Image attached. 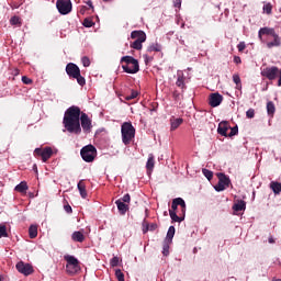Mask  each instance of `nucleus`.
Returning a JSON list of instances; mask_svg holds the SVG:
<instances>
[{
    "label": "nucleus",
    "instance_id": "30",
    "mask_svg": "<svg viewBox=\"0 0 281 281\" xmlns=\"http://www.w3.org/2000/svg\"><path fill=\"white\" fill-rule=\"evenodd\" d=\"M29 237L30 238L37 237V226L36 225H31V227H29Z\"/></svg>",
    "mask_w": 281,
    "mask_h": 281
},
{
    "label": "nucleus",
    "instance_id": "62",
    "mask_svg": "<svg viewBox=\"0 0 281 281\" xmlns=\"http://www.w3.org/2000/svg\"><path fill=\"white\" fill-rule=\"evenodd\" d=\"M0 281H1V276H0Z\"/></svg>",
    "mask_w": 281,
    "mask_h": 281
},
{
    "label": "nucleus",
    "instance_id": "38",
    "mask_svg": "<svg viewBox=\"0 0 281 281\" xmlns=\"http://www.w3.org/2000/svg\"><path fill=\"white\" fill-rule=\"evenodd\" d=\"M146 168H147V170H154V168H155V160H154V158H149L147 160Z\"/></svg>",
    "mask_w": 281,
    "mask_h": 281
},
{
    "label": "nucleus",
    "instance_id": "20",
    "mask_svg": "<svg viewBox=\"0 0 281 281\" xmlns=\"http://www.w3.org/2000/svg\"><path fill=\"white\" fill-rule=\"evenodd\" d=\"M72 240L83 243L85 234L83 231H75L71 236Z\"/></svg>",
    "mask_w": 281,
    "mask_h": 281
},
{
    "label": "nucleus",
    "instance_id": "56",
    "mask_svg": "<svg viewBox=\"0 0 281 281\" xmlns=\"http://www.w3.org/2000/svg\"><path fill=\"white\" fill-rule=\"evenodd\" d=\"M233 61H235L236 65H240L241 64V59L239 56H235V59H233Z\"/></svg>",
    "mask_w": 281,
    "mask_h": 281
},
{
    "label": "nucleus",
    "instance_id": "32",
    "mask_svg": "<svg viewBox=\"0 0 281 281\" xmlns=\"http://www.w3.org/2000/svg\"><path fill=\"white\" fill-rule=\"evenodd\" d=\"M0 238H9L8 228L3 224H0Z\"/></svg>",
    "mask_w": 281,
    "mask_h": 281
},
{
    "label": "nucleus",
    "instance_id": "15",
    "mask_svg": "<svg viewBox=\"0 0 281 281\" xmlns=\"http://www.w3.org/2000/svg\"><path fill=\"white\" fill-rule=\"evenodd\" d=\"M262 35H270L272 37L278 36L274 29H272V27H261L258 32L259 40H262Z\"/></svg>",
    "mask_w": 281,
    "mask_h": 281
},
{
    "label": "nucleus",
    "instance_id": "53",
    "mask_svg": "<svg viewBox=\"0 0 281 281\" xmlns=\"http://www.w3.org/2000/svg\"><path fill=\"white\" fill-rule=\"evenodd\" d=\"M182 0H173V7L177 9H181Z\"/></svg>",
    "mask_w": 281,
    "mask_h": 281
},
{
    "label": "nucleus",
    "instance_id": "8",
    "mask_svg": "<svg viewBox=\"0 0 281 281\" xmlns=\"http://www.w3.org/2000/svg\"><path fill=\"white\" fill-rule=\"evenodd\" d=\"M217 178H218V183L217 186L214 187L215 191L221 192L229 188L232 183L231 178H228L222 172L217 173Z\"/></svg>",
    "mask_w": 281,
    "mask_h": 281
},
{
    "label": "nucleus",
    "instance_id": "17",
    "mask_svg": "<svg viewBox=\"0 0 281 281\" xmlns=\"http://www.w3.org/2000/svg\"><path fill=\"white\" fill-rule=\"evenodd\" d=\"M229 128H231V125L228 122H221L217 128V133L218 135L227 137L228 136L227 132Z\"/></svg>",
    "mask_w": 281,
    "mask_h": 281
},
{
    "label": "nucleus",
    "instance_id": "1",
    "mask_svg": "<svg viewBox=\"0 0 281 281\" xmlns=\"http://www.w3.org/2000/svg\"><path fill=\"white\" fill-rule=\"evenodd\" d=\"M81 109L78 106L68 108L65 111L63 124L67 132L75 135H80L82 133L81 124Z\"/></svg>",
    "mask_w": 281,
    "mask_h": 281
},
{
    "label": "nucleus",
    "instance_id": "6",
    "mask_svg": "<svg viewBox=\"0 0 281 281\" xmlns=\"http://www.w3.org/2000/svg\"><path fill=\"white\" fill-rule=\"evenodd\" d=\"M80 155L85 162H92L98 155V149L92 144H89L81 148Z\"/></svg>",
    "mask_w": 281,
    "mask_h": 281
},
{
    "label": "nucleus",
    "instance_id": "29",
    "mask_svg": "<svg viewBox=\"0 0 281 281\" xmlns=\"http://www.w3.org/2000/svg\"><path fill=\"white\" fill-rule=\"evenodd\" d=\"M147 52H148V53L161 52V46H160V44H158V43H154V44H151V45L148 46Z\"/></svg>",
    "mask_w": 281,
    "mask_h": 281
},
{
    "label": "nucleus",
    "instance_id": "61",
    "mask_svg": "<svg viewBox=\"0 0 281 281\" xmlns=\"http://www.w3.org/2000/svg\"><path fill=\"white\" fill-rule=\"evenodd\" d=\"M18 75H19V70L15 69V70H14V76H18Z\"/></svg>",
    "mask_w": 281,
    "mask_h": 281
},
{
    "label": "nucleus",
    "instance_id": "22",
    "mask_svg": "<svg viewBox=\"0 0 281 281\" xmlns=\"http://www.w3.org/2000/svg\"><path fill=\"white\" fill-rule=\"evenodd\" d=\"M175 235H176V227L170 226L167 232L166 243H169V244L172 243Z\"/></svg>",
    "mask_w": 281,
    "mask_h": 281
},
{
    "label": "nucleus",
    "instance_id": "35",
    "mask_svg": "<svg viewBox=\"0 0 281 281\" xmlns=\"http://www.w3.org/2000/svg\"><path fill=\"white\" fill-rule=\"evenodd\" d=\"M262 10L268 15L272 14L273 7H272L271 2H267V4L263 5Z\"/></svg>",
    "mask_w": 281,
    "mask_h": 281
},
{
    "label": "nucleus",
    "instance_id": "18",
    "mask_svg": "<svg viewBox=\"0 0 281 281\" xmlns=\"http://www.w3.org/2000/svg\"><path fill=\"white\" fill-rule=\"evenodd\" d=\"M115 205L117 206L119 213L121 215H125L126 212L128 211V205L125 204L122 200H116Z\"/></svg>",
    "mask_w": 281,
    "mask_h": 281
},
{
    "label": "nucleus",
    "instance_id": "26",
    "mask_svg": "<svg viewBox=\"0 0 281 281\" xmlns=\"http://www.w3.org/2000/svg\"><path fill=\"white\" fill-rule=\"evenodd\" d=\"M29 190V186L26 181H22L20 182L16 187H15V191L20 192V193H26Z\"/></svg>",
    "mask_w": 281,
    "mask_h": 281
},
{
    "label": "nucleus",
    "instance_id": "31",
    "mask_svg": "<svg viewBox=\"0 0 281 281\" xmlns=\"http://www.w3.org/2000/svg\"><path fill=\"white\" fill-rule=\"evenodd\" d=\"M183 123L182 119H175L171 121V131L178 130V127Z\"/></svg>",
    "mask_w": 281,
    "mask_h": 281
},
{
    "label": "nucleus",
    "instance_id": "39",
    "mask_svg": "<svg viewBox=\"0 0 281 281\" xmlns=\"http://www.w3.org/2000/svg\"><path fill=\"white\" fill-rule=\"evenodd\" d=\"M115 277H116L117 281H125V279H124V273L122 272L121 269H117V270L115 271Z\"/></svg>",
    "mask_w": 281,
    "mask_h": 281
},
{
    "label": "nucleus",
    "instance_id": "40",
    "mask_svg": "<svg viewBox=\"0 0 281 281\" xmlns=\"http://www.w3.org/2000/svg\"><path fill=\"white\" fill-rule=\"evenodd\" d=\"M110 265L112 268L119 267L120 265V258L119 257H113L110 261Z\"/></svg>",
    "mask_w": 281,
    "mask_h": 281
},
{
    "label": "nucleus",
    "instance_id": "54",
    "mask_svg": "<svg viewBox=\"0 0 281 281\" xmlns=\"http://www.w3.org/2000/svg\"><path fill=\"white\" fill-rule=\"evenodd\" d=\"M158 228L156 223L149 224L148 232H155Z\"/></svg>",
    "mask_w": 281,
    "mask_h": 281
},
{
    "label": "nucleus",
    "instance_id": "2",
    "mask_svg": "<svg viewBox=\"0 0 281 281\" xmlns=\"http://www.w3.org/2000/svg\"><path fill=\"white\" fill-rule=\"evenodd\" d=\"M120 64H126L122 66L123 71L126 74L135 75L139 71V61L133 56L126 55L121 57Z\"/></svg>",
    "mask_w": 281,
    "mask_h": 281
},
{
    "label": "nucleus",
    "instance_id": "34",
    "mask_svg": "<svg viewBox=\"0 0 281 281\" xmlns=\"http://www.w3.org/2000/svg\"><path fill=\"white\" fill-rule=\"evenodd\" d=\"M143 43L140 41L135 40L134 42L131 43V47L137 50H140L143 48Z\"/></svg>",
    "mask_w": 281,
    "mask_h": 281
},
{
    "label": "nucleus",
    "instance_id": "41",
    "mask_svg": "<svg viewBox=\"0 0 281 281\" xmlns=\"http://www.w3.org/2000/svg\"><path fill=\"white\" fill-rule=\"evenodd\" d=\"M81 64H82L83 67H89L91 65L89 57L88 56H83L81 58Z\"/></svg>",
    "mask_w": 281,
    "mask_h": 281
},
{
    "label": "nucleus",
    "instance_id": "7",
    "mask_svg": "<svg viewBox=\"0 0 281 281\" xmlns=\"http://www.w3.org/2000/svg\"><path fill=\"white\" fill-rule=\"evenodd\" d=\"M53 154V148L49 146L44 148H35L34 150V156L41 157L43 162H47L52 158Z\"/></svg>",
    "mask_w": 281,
    "mask_h": 281
},
{
    "label": "nucleus",
    "instance_id": "28",
    "mask_svg": "<svg viewBox=\"0 0 281 281\" xmlns=\"http://www.w3.org/2000/svg\"><path fill=\"white\" fill-rule=\"evenodd\" d=\"M270 189L273 190L274 194H280L281 192V183L277 181L270 182Z\"/></svg>",
    "mask_w": 281,
    "mask_h": 281
},
{
    "label": "nucleus",
    "instance_id": "12",
    "mask_svg": "<svg viewBox=\"0 0 281 281\" xmlns=\"http://www.w3.org/2000/svg\"><path fill=\"white\" fill-rule=\"evenodd\" d=\"M280 74V70L278 69V67H269L266 68L263 71V76L269 80V81H273L278 78Z\"/></svg>",
    "mask_w": 281,
    "mask_h": 281
},
{
    "label": "nucleus",
    "instance_id": "45",
    "mask_svg": "<svg viewBox=\"0 0 281 281\" xmlns=\"http://www.w3.org/2000/svg\"><path fill=\"white\" fill-rule=\"evenodd\" d=\"M119 201L123 202L124 204H130L131 195L130 194H125V195H123V198L119 199Z\"/></svg>",
    "mask_w": 281,
    "mask_h": 281
},
{
    "label": "nucleus",
    "instance_id": "27",
    "mask_svg": "<svg viewBox=\"0 0 281 281\" xmlns=\"http://www.w3.org/2000/svg\"><path fill=\"white\" fill-rule=\"evenodd\" d=\"M274 112H276L274 103L272 101H269L267 103V114H268V116L273 117Z\"/></svg>",
    "mask_w": 281,
    "mask_h": 281
},
{
    "label": "nucleus",
    "instance_id": "11",
    "mask_svg": "<svg viewBox=\"0 0 281 281\" xmlns=\"http://www.w3.org/2000/svg\"><path fill=\"white\" fill-rule=\"evenodd\" d=\"M80 124L83 133H90L92 128L91 120L89 119L87 113H81Z\"/></svg>",
    "mask_w": 281,
    "mask_h": 281
},
{
    "label": "nucleus",
    "instance_id": "19",
    "mask_svg": "<svg viewBox=\"0 0 281 281\" xmlns=\"http://www.w3.org/2000/svg\"><path fill=\"white\" fill-rule=\"evenodd\" d=\"M77 188L79 190V193H80V196L82 199H87L88 196V193H87V190H86V183H85V180H80L77 184Z\"/></svg>",
    "mask_w": 281,
    "mask_h": 281
},
{
    "label": "nucleus",
    "instance_id": "55",
    "mask_svg": "<svg viewBox=\"0 0 281 281\" xmlns=\"http://www.w3.org/2000/svg\"><path fill=\"white\" fill-rule=\"evenodd\" d=\"M145 64L147 65L149 61H153V57H149L148 55H144Z\"/></svg>",
    "mask_w": 281,
    "mask_h": 281
},
{
    "label": "nucleus",
    "instance_id": "9",
    "mask_svg": "<svg viewBox=\"0 0 281 281\" xmlns=\"http://www.w3.org/2000/svg\"><path fill=\"white\" fill-rule=\"evenodd\" d=\"M56 8L59 14L66 15L69 14L72 10V4L70 0H57Z\"/></svg>",
    "mask_w": 281,
    "mask_h": 281
},
{
    "label": "nucleus",
    "instance_id": "43",
    "mask_svg": "<svg viewBox=\"0 0 281 281\" xmlns=\"http://www.w3.org/2000/svg\"><path fill=\"white\" fill-rule=\"evenodd\" d=\"M246 117L247 119H254L255 117V109L249 108L246 112Z\"/></svg>",
    "mask_w": 281,
    "mask_h": 281
},
{
    "label": "nucleus",
    "instance_id": "37",
    "mask_svg": "<svg viewBox=\"0 0 281 281\" xmlns=\"http://www.w3.org/2000/svg\"><path fill=\"white\" fill-rule=\"evenodd\" d=\"M202 172H203L204 177H205L209 181H211V180L213 179V171H211V170H209V169H203Z\"/></svg>",
    "mask_w": 281,
    "mask_h": 281
},
{
    "label": "nucleus",
    "instance_id": "59",
    "mask_svg": "<svg viewBox=\"0 0 281 281\" xmlns=\"http://www.w3.org/2000/svg\"><path fill=\"white\" fill-rule=\"evenodd\" d=\"M278 86L281 87V69L279 71V81H278Z\"/></svg>",
    "mask_w": 281,
    "mask_h": 281
},
{
    "label": "nucleus",
    "instance_id": "25",
    "mask_svg": "<svg viewBox=\"0 0 281 281\" xmlns=\"http://www.w3.org/2000/svg\"><path fill=\"white\" fill-rule=\"evenodd\" d=\"M273 38H274L273 42H268L267 43L268 48L280 47L281 38L279 37V35H274Z\"/></svg>",
    "mask_w": 281,
    "mask_h": 281
},
{
    "label": "nucleus",
    "instance_id": "42",
    "mask_svg": "<svg viewBox=\"0 0 281 281\" xmlns=\"http://www.w3.org/2000/svg\"><path fill=\"white\" fill-rule=\"evenodd\" d=\"M82 25H83L86 29H90V27H92L93 22H92V20L85 19L83 22H82Z\"/></svg>",
    "mask_w": 281,
    "mask_h": 281
},
{
    "label": "nucleus",
    "instance_id": "23",
    "mask_svg": "<svg viewBox=\"0 0 281 281\" xmlns=\"http://www.w3.org/2000/svg\"><path fill=\"white\" fill-rule=\"evenodd\" d=\"M169 216L173 223H182L184 221V215L179 216L175 211H169Z\"/></svg>",
    "mask_w": 281,
    "mask_h": 281
},
{
    "label": "nucleus",
    "instance_id": "50",
    "mask_svg": "<svg viewBox=\"0 0 281 281\" xmlns=\"http://www.w3.org/2000/svg\"><path fill=\"white\" fill-rule=\"evenodd\" d=\"M22 82L25 85H31L33 80L29 78L27 76H22Z\"/></svg>",
    "mask_w": 281,
    "mask_h": 281
},
{
    "label": "nucleus",
    "instance_id": "47",
    "mask_svg": "<svg viewBox=\"0 0 281 281\" xmlns=\"http://www.w3.org/2000/svg\"><path fill=\"white\" fill-rule=\"evenodd\" d=\"M148 232H149V223L146 220H144V222H143V233L145 235Z\"/></svg>",
    "mask_w": 281,
    "mask_h": 281
},
{
    "label": "nucleus",
    "instance_id": "16",
    "mask_svg": "<svg viewBox=\"0 0 281 281\" xmlns=\"http://www.w3.org/2000/svg\"><path fill=\"white\" fill-rule=\"evenodd\" d=\"M131 38L135 40V41H138V42L145 43L147 36H146V33L144 31H133L131 33Z\"/></svg>",
    "mask_w": 281,
    "mask_h": 281
},
{
    "label": "nucleus",
    "instance_id": "51",
    "mask_svg": "<svg viewBox=\"0 0 281 281\" xmlns=\"http://www.w3.org/2000/svg\"><path fill=\"white\" fill-rule=\"evenodd\" d=\"M64 210H65V212L68 213V214H71V213H72V209H71V206H70L69 203L64 204Z\"/></svg>",
    "mask_w": 281,
    "mask_h": 281
},
{
    "label": "nucleus",
    "instance_id": "57",
    "mask_svg": "<svg viewBox=\"0 0 281 281\" xmlns=\"http://www.w3.org/2000/svg\"><path fill=\"white\" fill-rule=\"evenodd\" d=\"M85 3L88 4L91 10H93V4L91 0L85 1Z\"/></svg>",
    "mask_w": 281,
    "mask_h": 281
},
{
    "label": "nucleus",
    "instance_id": "21",
    "mask_svg": "<svg viewBox=\"0 0 281 281\" xmlns=\"http://www.w3.org/2000/svg\"><path fill=\"white\" fill-rule=\"evenodd\" d=\"M247 207V203L244 200H239L235 205H233V211L241 212Z\"/></svg>",
    "mask_w": 281,
    "mask_h": 281
},
{
    "label": "nucleus",
    "instance_id": "33",
    "mask_svg": "<svg viewBox=\"0 0 281 281\" xmlns=\"http://www.w3.org/2000/svg\"><path fill=\"white\" fill-rule=\"evenodd\" d=\"M10 25L21 27V25H22L21 19L19 16L11 18L10 19Z\"/></svg>",
    "mask_w": 281,
    "mask_h": 281
},
{
    "label": "nucleus",
    "instance_id": "44",
    "mask_svg": "<svg viewBox=\"0 0 281 281\" xmlns=\"http://www.w3.org/2000/svg\"><path fill=\"white\" fill-rule=\"evenodd\" d=\"M237 134H238V126L236 125V126L231 127V132H229V134H227V136L233 137Z\"/></svg>",
    "mask_w": 281,
    "mask_h": 281
},
{
    "label": "nucleus",
    "instance_id": "5",
    "mask_svg": "<svg viewBox=\"0 0 281 281\" xmlns=\"http://www.w3.org/2000/svg\"><path fill=\"white\" fill-rule=\"evenodd\" d=\"M64 260L66 261V273H68V276H76V273L81 271L80 261L74 256L65 255Z\"/></svg>",
    "mask_w": 281,
    "mask_h": 281
},
{
    "label": "nucleus",
    "instance_id": "24",
    "mask_svg": "<svg viewBox=\"0 0 281 281\" xmlns=\"http://www.w3.org/2000/svg\"><path fill=\"white\" fill-rule=\"evenodd\" d=\"M184 81H186V78H184L183 74L182 75L178 74L177 80H176V86L178 88H181L182 90H184L187 88Z\"/></svg>",
    "mask_w": 281,
    "mask_h": 281
},
{
    "label": "nucleus",
    "instance_id": "48",
    "mask_svg": "<svg viewBox=\"0 0 281 281\" xmlns=\"http://www.w3.org/2000/svg\"><path fill=\"white\" fill-rule=\"evenodd\" d=\"M180 97H181V93H180L178 90H173V91H172V98H173V100L179 101V100H180Z\"/></svg>",
    "mask_w": 281,
    "mask_h": 281
},
{
    "label": "nucleus",
    "instance_id": "3",
    "mask_svg": "<svg viewBox=\"0 0 281 281\" xmlns=\"http://www.w3.org/2000/svg\"><path fill=\"white\" fill-rule=\"evenodd\" d=\"M65 71L66 74H68L70 79L77 80L79 86H86V78L81 75V70L78 65L69 63L68 65H66Z\"/></svg>",
    "mask_w": 281,
    "mask_h": 281
},
{
    "label": "nucleus",
    "instance_id": "36",
    "mask_svg": "<svg viewBox=\"0 0 281 281\" xmlns=\"http://www.w3.org/2000/svg\"><path fill=\"white\" fill-rule=\"evenodd\" d=\"M138 97V91L137 90H131V94H127L125 97V100L130 101V100H135Z\"/></svg>",
    "mask_w": 281,
    "mask_h": 281
},
{
    "label": "nucleus",
    "instance_id": "13",
    "mask_svg": "<svg viewBox=\"0 0 281 281\" xmlns=\"http://www.w3.org/2000/svg\"><path fill=\"white\" fill-rule=\"evenodd\" d=\"M223 101V95L218 92L211 93L209 97V104L211 108H217Z\"/></svg>",
    "mask_w": 281,
    "mask_h": 281
},
{
    "label": "nucleus",
    "instance_id": "10",
    "mask_svg": "<svg viewBox=\"0 0 281 281\" xmlns=\"http://www.w3.org/2000/svg\"><path fill=\"white\" fill-rule=\"evenodd\" d=\"M16 270L19 271V273H22V276H32V273L34 272V268L33 266H31V263H25L23 261H20L19 263H16Z\"/></svg>",
    "mask_w": 281,
    "mask_h": 281
},
{
    "label": "nucleus",
    "instance_id": "46",
    "mask_svg": "<svg viewBox=\"0 0 281 281\" xmlns=\"http://www.w3.org/2000/svg\"><path fill=\"white\" fill-rule=\"evenodd\" d=\"M233 82H235L237 85V88L241 87L240 78H239L238 74L233 75Z\"/></svg>",
    "mask_w": 281,
    "mask_h": 281
},
{
    "label": "nucleus",
    "instance_id": "52",
    "mask_svg": "<svg viewBox=\"0 0 281 281\" xmlns=\"http://www.w3.org/2000/svg\"><path fill=\"white\" fill-rule=\"evenodd\" d=\"M246 47H247V45L245 44V42H240V43L237 45V48H238L239 52L245 50Z\"/></svg>",
    "mask_w": 281,
    "mask_h": 281
},
{
    "label": "nucleus",
    "instance_id": "58",
    "mask_svg": "<svg viewBox=\"0 0 281 281\" xmlns=\"http://www.w3.org/2000/svg\"><path fill=\"white\" fill-rule=\"evenodd\" d=\"M268 243H269V244H274V243H276L272 236H270V237L268 238Z\"/></svg>",
    "mask_w": 281,
    "mask_h": 281
},
{
    "label": "nucleus",
    "instance_id": "60",
    "mask_svg": "<svg viewBox=\"0 0 281 281\" xmlns=\"http://www.w3.org/2000/svg\"><path fill=\"white\" fill-rule=\"evenodd\" d=\"M85 12H86V7H82L80 10V14H85Z\"/></svg>",
    "mask_w": 281,
    "mask_h": 281
},
{
    "label": "nucleus",
    "instance_id": "14",
    "mask_svg": "<svg viewBox=\"0 0 281 281\" xmlns=\"http://www.w3.org/2000/svg\"><path fill=\"white\" fill-rule=\"evenodd\" d=\"M178 205L181 206L182 214L184 216L186 215V202L182 198H175L171 203V210H169V211L176 212L178 210Z\"/></svg>",
    "mask_w": 281,
    "mask_h": 281
},
{
    "label": "nucleus",
    "instance_id": "49",
    "mask_svg": "<svg viewBox=\"0 0 281 281\" xmlns=\"http://www.w3.org/2000/svg\"><path fill=\"white\" fill-rule=\"evenodd\" d=\"M164 256H169V243L166 241L162 250Z\"/></svg>",
    "mask_w": 281,
    "mask_h": 281
},
{
    "label": "nucleus",
    "instance_id": "4",
    "mask_svg": "<svg viewBox=\"0 0 281 281\" xmlns=\"http://www.w3.org/2000/svg\"><path fill=\"white\" fill-rule=\"evenodd\" d=\"M136 136V128L132 125L131 122H125L121 125V137L123 139V144L128 146L133 138Z\"/></svg>",
    "mask_w": 281,
    "mask_h": 281
}]
</instances>
